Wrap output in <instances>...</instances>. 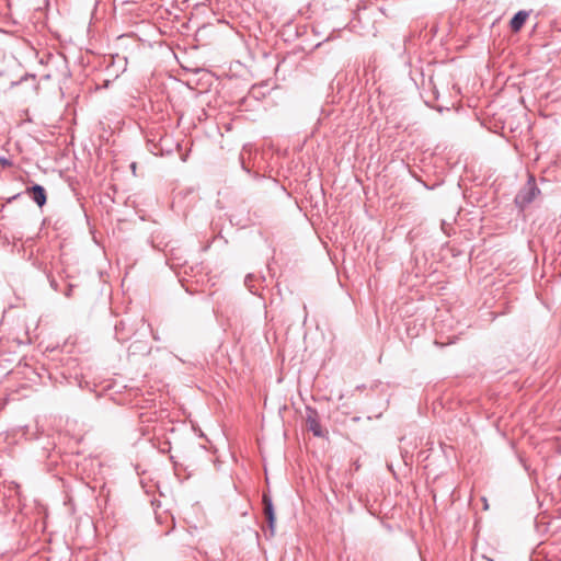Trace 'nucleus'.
Returning <instances> with one entry per match:
<instances>
[{"label": "nucleus", "mask_w": 561, "mask_h": 561, "mask_svg": "<svg viewBox=\"0 0 561 561\" xmlns=\"http://www.w3.org/2000/svg\"><path fill=\"white\" fill-rule=\"evenodd\" d=\"M49 284L54 290H58V283L55 278H50Z\"/></svg>", "instance_id": "nucleus-6"}, {"label": "nucleus", "mask_w": 561, "mask_h": 561, "mask_svg": "<svg viewBox=\"0 0 561 561\" xmlns=\"http://www.w3.org/2000/svg\"><path fill=\"white\" fill-rule=\"evenodd\" d=\"M251 279H252V276H251V275H248V276L245 277L244 283H245V285H247V286H250V284H251Z\"/></svg>", "instance_id": "nucleus-9"}, {"label": "nucleus", "mask_w": 561, "mask_h": 561, "mask_svg": "<svg viewBox=\"0 0 561 561\" xmlns=\"http://www.w3.org/2000/svg\"><path fill=\"white\" fill-rule=\"evenodd\" d=\"M262 501H263V505H264V513H265V516L267 519V524L273 534L274 527H275V522H276L273 502H272L271 496L267 494H263Z\"/></svg>", "instance_id": "nucleus-4"}, {"label": "nucleus", "mask_w": 561, "mask_h": 561, "mask_svg": "<svg viewBox=\"0 0 561 561\" xmlns=\"http://www.w3.org/2000/svg\"><path fill=\"white\" fill-rule=\"evenodd\" d=\"M536 192H538V188L536 186H529L527 188L522 190L515 197L516 205H518L520 209H524L528 204H530L535 199Z\"/></svg>", "instance_id": "nucleus-3"}, {"label": "nucleus", "mask_w": 561, "mask_h": 561, "mask_svg": "<svg viewBox=\"0 0 561 561\" xmlns=\"http://www.w3.org/2000/svg\"><path fill=\"white\" fill-rule=\"evenodd\" d=\"M71 294H72V285H69L67 291L65 293V296L66 297H71Z\"/></svg>", "instance_id": "nucleus-8"}, {"label": "nucleus", "mask_w": 561, "mask_h": 561, "mask_svg": "<svg viewBox=\"0 0 561 561\" xmlns=\"http://www.w3.org/2000/svg\"><path fill=\"white\" fill-rule=\"evenodd\" d=\"M528 15L529 14L526 11H518L517 13H515V15L512 18L510 22L511 30L513 32H518L525 24Z\"/></svg>", "instance_id": "nucleus-5"}, {"label": "nucleus", "mask_w": 561, "mask_h": 561, "mask_svg": "<svg viewBox=\"0 0 561 561\" xmlns=\"http://www.w3.org/2000/svg\"><path fill=\"white\" fill-rule=\"evenodd\" d=\"M25 193L38 207H43L47 202L46 191L39 184L27 187Z\"/></svg>", "instance_id": "nucleus-2"}, {"label": "nucleus", "mask_w": 561, "mask_h": 561, "mask_svg": "<svg viewBox=\"0 0 561 561\" xmlns=\"http://www.w3.org/2000/svg\"><path fill=\"white\" fill-rule=\"evenodd\" d=\"M240 161H241L242 169H243L244 171L249 172V169H248V168L245 167V164H244V159H243V156H242V154L240 156Z\"/></svg>", "instance_id": "nucleus-7"}, {"label": "nucleus", "mask_w": 561, "mask_h": 561, "mask_svg": "<svg viewBox=\"0 0 561 561\" xmlns=\"http://www.w3.org/2000/svg\"><path fill=\"white\" fill-rule=\"evenodd\" d=\"M26 79H27V76H24V77L21 78L20 82H22V81H24Z\"/></svg>", "instance_id": "nucleus-11"}, {"label": "nucleus", "mask_w": 561, "mask_h": 561, "mask_svg": "<svg viewBox=\"0 0 561 561\" xmlns=\"http://www.w3.org/2000/svg\"><path fill=\"white\" fill-rule=\"evenodd\" d=\"M307 428L317 437H324L327 432L322 430L318 412L314 409L307 408Z\"/></svg>", "instance_id": "nucleus-1"}, {"label": "nucleus", "mask_w": 561, "mask_h": 561, "mask_svg": "<svg viewBox=\"0 0 561 561\" xmlns=\"http://www.w3.org/2000/svg\"><path fill=\"white\" fill-rule=\"evenodd\" d=\"M121 325H123V321L119 322V324H116L115 325V329H116V333L118 334V331H119V328Z\"/></svg>", "instance_id": "nucleus-10"}]
</instances>
